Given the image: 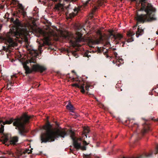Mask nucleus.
Listing matches in <instances>:
<instances>
[{
    "instance_id": "2",
    "label": "nucleus",
    "mask_w": 158,
    "mask_h": 158,
    "mask_svg": "<svg viewBox=\"0 0 158 158\" xmlns=\"http://www.w3.org/2000/svg\"><path fill=\"white\" fill-rule=\"evenodd\" d=\"M131 1H136V6L138 8H140L139 11H144L146 15H139L137 13L135 18L137 21V23L134 28L137 26L139 22L143 23L145 21H151L156 19L155 8L147 0H131Z\"/></svg>"
},
{
    "instance_id": "22",
    "label": "nucleus",
    "mask_w": 158,
    "mask_h": 158,
    "mask_svg": "<svg viewBox=\"0 0 158 158\" xmlns=\"http://www.w3.org/2000/svg\"><path fill=\"white\" fill-rule=\"evenodd\" d=\"M84 158H90L91 157V154H84Z\"/></svg>"
},
{
    "instance_id": "28",
    "label": "nucleus",
    "mask_w": 158,
    "mask_h": 158,
    "mask_svg": "<svg viewBox=\"0 0 158 158\" xmlns=\"http://www.w3.org/2000/svg\"><path fill=\"white\" fill-rule=\"evenodd\" d=\"M158 152V145H157L156 147V151L155 153V154H156Z\"/></svg>"
},
{
    "instance_id": "30",
    "label": "nucleus",
    "mask_w": 158,
    "mask_h": 158,
    "mask_svg": "<svg viewBox=\"0 0 158 158\" xmlns=\"http://www.w3.org/2000/svg\"><path fill=\"white\" fill-rule=\"evenodd\" d=\"M90 0H88L86 2V3H89V1H90Z\"/></svg>"
},
{
    "instance_id": "14",
    "label": "nucleus",
    "mask_w": 158,
    "mask_h": 158,
    "mask_svg": "<svg viewBox=\"0 0 158 158\" xmlns=\"http://www.w3.org/2000/svg\"><path fill=\"white\" fill-rule=\"evenodd\" d=\"M143 33V29L139 26L138 28L137 31L136 33V36L137 37H138L139 36L142 35Z\"/></svg>"
},
{
    "instance_id": "8",
    "label": "nucleus",
    "mask_w": 158,
    "mask_h": 158,
    "mask_svg": "<svg viewBox=\"0 0 158 158\" xmlns=\"http://www.w3.org/2000/svg\"><path fill=\"white\" fill-rule=\"evenodd\" d=\"M78 9L74 8L72 9L69 6L67 8V11L66 13V15L68 18H71L76 15L78 12Z\"/></svg>"
},
{
    "instance_id": "19",
    "label": "nucleus",
    "mask_w": 158,
    "mask_h": 158,
    "mask_svg": "<svg viewBox=\"0 0 158 158\" xmlns=\"http://www.w3.org/2000/svg\"><path fill=\"white\" fill-rule=\"evenodd\" d=\"M36 62V60L35 59H34L33 58H31L30 60H27V63L28 64L29 63H35Z\"/></svg>"
},
{
    "instance_id": "9",
    "label": "nucleus",
    "mask_w": 158,
    "mask_h": 158,
    "mask_svg": "<svg viewBox=\"0 0 158 158\" xmlns=\"http://www.w3.org/2000/svg\"><path fill=\"white\" fill-rule=\"evenodd\" d=\"M76 34L77 36L76 41L73 42L71 40L73 46V47L80 46V45L78 44V43L82 41L83 40L82 37V34L81 32L77 31L76 32Z\"/></svg>"
},
{
    "instance_id": "21",
    "label": "nucleus",
    "mask_w": 158,
    "mask_h": 158,
    "mask_svg": "<svg viewBox=\"0 0 158 158\" xmlns=\"http://www.w3.org/2000/svg\"><path fill=\"white\" fill-rule=\"evenodd\" d=\"M82 28L83 27L81 25H78L77 26V30L81 31V30Z\"/></svg>"
},
{
    "instance_id": "20",
    "label": "nucleus",
    "mask_w": 158,
    "mask_h": 158,
    "mask_svg": "<svg viewBox=\"0 0 158 158\" xmlns=\"http://www.w3.org/2000/svg\"><path fill=\"white\" fill-rule=\"evenodd\" d=\"M116 62L120 63L121 64H123V59L120 57H118L116 59Z\"/></svg>"
},
{
    "instance_id": "39",
    "label": "nucleus",
    "mask_w": 158,
    "mask_h": 158,
    "mask_svg": "<svg viewBox=\"0 0 158 158\" xmlns=\"http://www.w3.org/2000/svg\"><path fill=\"white\" fill-rule=\"evenodd\" d=\"M13 1L14 0H13Z\"/></svg>"
},
{
    "instance_id": "33",
    "label": "nucleus",
    "mask_w": 158,
    "mask_h": 158,
    "mask_svg": "<svg viewBox=\"0 0 158 158\" xmlns=\"http://www.w3.org/2000/svg\"><path fill=\"white\" fill-rule=\"evenodd\" d=\"M156 33L158 35V31H156Z\"/></svg>"
},
{
    "instance_id": "3",
    "label": "nucleus",
    "mask_w": 158,
    "mask_h": 158,
    "mask_svg": "<svg viewBox=\"0 0 158 158\" xmlns=\"http://www.w3.org/2000/svg\"><path fill=\"white\" fill-rule=\"evenodd\" d=\"M52 126L49 123L44 127L46 132L42 133L41 135V143L53 142L54 141L55 139L59 137L64 138L66 135V133L64 130H55L52 129Z\"/></svg>"
},
{
    "instance_id": "13",
    "label": "nucleus",
    "mask_w": 158,
    "mask_h": 158,
    "mask_svg": "<svg viewBox=\"0 0 158 158\" xmlns=\"http://www.w3.org/2000/svg\"><path fill=\"white\" fill-rule=\"evenodd\" d=\"M18 8L20 9L19 11V12L21 13L24 17H25L26 15V13L24 7L22 6V4L19 3L17 5Z\"/></svg>"
},
{
    "instance_id": "11",
    "label": "nucleus",
    "mask_w": 158,
    "mask_h": 158,
    "mask_svg": "<svg viewBox=\"0 0 158 158\" xmlns=\"http://www.w3.org/2000/svg\"><path fill=\"white\" fill-rule=\"evenodd\" d=\"M101 40V37L100 39L94 40L93 39H89L88 40V44L89 47H94L95 44H99Z\"/></svg>"
},
{
    "instance_id": "34",
    "label": "nucleus",
    "mask_w": 158,
    "mask_h": 158,
    "mask_svg": "<svg viewBox=\"0 0 158 158\" xmlns=\"http://www.w3.org/2000/svg\"><path fill=\"white\" fill-rule=\"evenodd\" d=\"M85 55L86 56H88V55L86 53L85 54Z\"/></svg>"
},
{
    "instance_id": "35",
    "label": "nucleus",
    "mask_w": 158,
    "mask_h": 158,
    "mask_svg": "<svg viewBox=\"0 0 158 158\" xmlns=\"http://www.w3.org/2000/svg\"><path fill=\"white\" fill-rule=\"evenodd\" d=\"M0 158H4L3 157H0Z\"/></svg>"
},
{
    "instance_id": "36",
    "label": "nucleus",
    "mask_w": 158,
    "mask_h": 158,
    "mask_svg": "<svg viewBox=\"0 0 158 158\" xmlns=\"http://www.w3.org/2000/svg\"><path fill=\"white\" fill-rule=\"evenodd\" d=\"M72 72H74V70H73V71H72Z\"/></svg>"
},
{
    "instance_id": "4",
    "label": "nucleus",
    "mask_w": 158,
    "mask_h": 158,
    "mask_svg": "<svg viewBox=\"0 0 158 158\" xmlns=\"http://www.w3.org/2000/svg\"><path fill=\"white\" fill-rule=\"evenodd\" d=\"M31 118L30 116L24 114L19 118H17L15 119L11 118L9 120H6L3 122V124L4 125L6 124H9L13 122V125L16 127V129L19 130V133L22 135L24 136V134L28 131L26 128L25 125L29 122Z\"/></svg>"
},
{
    "instance_id": "7",
    "label": "nucleus",
    "mask_w": 158,
    "mask_h": 158,
    "mask_svg": "<svg viewBox=\"0 0 158 158\" xmlns=\"http://www.w3.org/2000/svg\"><path fill=\"white\" fill-rule=\"evenodd\" d=\"M40 35H43V38L42 40V42H40L38 46V49L40 52V53H41L42 52V47H43L44 44L48 45L49 43V36H46V33L44 31H40Z\"/></svg>"
},
{
    "instance_id": "25",
    "label": "nucleus",
    "mask_w": 158,
    "mask_h": 158,
    "mask_svg": "<svg viewBox=\"0 0 158 158\" xmlns=\"http://www.w3.org/2000/svg\"><path fill=\"white\" fill-rule=\"evenodd\" d=\"M114 55L115 57V58L116 59L117 58H118V57L117 56L118 55L117 53V52H114Z\"/></svg>"
},
{
    "instance_id": "29",
    "label": "nucleus",
    "mask_w": 158,
    "mask_h": 158,
    "mask_svg": "<svg viewBox=\"0 0 158 158\" xmlns=\"http://www.w3.org/2000/svg\"><path fill=\"white\" fill-rule=\"evenodd\" d=\"M52 35L53 36H57V34L56 33L55 34H52Z\"/></svg>"
},
{
    "instance_id": "27",
    "label": "nucleus",
    "mask_w": 158,
    "mask_h": 158,
    "mask_svg": "<svg viewBox=\"0 0 158 158\" xmlns=\"http://www.w3.org/2000/svg\"><path fill=\"white\" fill-rule=\"evenodd\" d=\"M147 131V130L146 129H144L143 131L142 132V134L143 135Z\"/></svg>"
},
{
    "instance_id": "5",
    "label": "nucleus",
    "mask_w": 158,
    "mask_h": 158,
    "mask_svg": "<svg viewBox=\"0 0 158 158\" xmlns=\"http://www.w3.org/2000/svg\"><path fill=\"white\" fill-rule=\"evenodd\" d=\"M84 133L82 135V138H76L74 137V133L72 131H70L71 133L70 137L73 142V145L74 147L77 150L80 149L82 150H85L86 149V146L89 143L84 140L82 144H81V141L87 137L86 134L89 133V131L88 127H85L84 129Z\"/></svg>"
},
{
    "instance_id": "12",
    "label": "nucleus",
    "mask_w": 158,
    "mask_h": 158,
    "mask_svg": "<svg viewBox=\"0 0 158 158\" xmlns=\"http://www.w3.org/2000/svg\"><path fill=\"white\" fill-rule=\"evenodd\" d=\"M29 150H24L22 149L17 150L15 152V157L16 158H19L23 154H25L26 153H30L31 152V151L30 152H29Z\"/></svg>"
},
{
    "instance_id": "32",
    "label": "nucleus",
    "mask_w": 158,
    "mask_h": 158,
    "mask_svg": "<svg viewBox=\"0 0 158 158\" xmlns=\"http://www.w3.org/2000/svg\"><path fill=\"white\" fill-rule=\"evenodd\" d=\"M135 125H136V127H138V125L137 124H134Z\"/></svg>"
},
{
    "instance_id": "38",
    "label": "nucleus",
    "mask_w": 158,
    "mask_h": 158,
    "mask_svg": "<svg viewBox=\"0 0 158 158\" xmlns=\"http://www.w3.org/2000/svg\"><path fill=\"white\" fill-rule=\"evenodd\" d=\"M113 63H114V61H113Z\"/></svg>"
},
{
    "instance_id": "37",
    "label": "nucleus",
    "mask_w": 158,
    "mask_h": 158,
    "mask_svg": "<svg viewBox=\"0 0 158 158\" xmlns=\"http://www.w3.org/2000/svg\"><path fill=\"white\" fill-rule=\"evenodd\" d=\"M14 15H15V14H14Z\"/></svg>"
},
{
    "instance_id": "17",
    "label": "nucleus",
    "mask_w": 158,
    "mask_h": 158,
    "mask_svg": "<svg viewBox=\"0 0 158 158\" xmlns=\"http://www.w3.org/2000/svg\"><path fill=\"white\" fill-rule=\"evenodd\" d=\"M114 39L116 40H120L123 38V36L120 34H117L113 35Z\"/></svg>"
},
{
    "instance_id": "16",
    "label": "nucleus",
    "mask_w": 158,
    "mask_h": 158,
    "mask_svg": "<svg viewBox=\"0 0 158 158\" xmlns=\"http://www.w3.org/2000/svg\"><path fill=\"white\" fill-rule=\"evenodd\" d=\"M60 36L63 39L70 40L71 38V36L69 33H67L66 34H64L62 32H61Z\"/></svg>"
},
{
    "instance_id": "26",
    "label": "nucleus",
    "mask_w": 158,
    "mask_h": 158,
    "mask_svg": "<svg viewBox=\"0 0 158 158\" xmlns=\"http://www.w3.org/2000/svg\"><path fill=\"white\" fill-rule=\"evenodd\" d=\"M107 52V50H106V51H105L104 52V53H105V55L106 56V57L107 58H108L109 57V56H108V55L106 53Z\"/></svg>"
},
{
    "instance_id": "1",
    "label": "nucleus",
    "mask_w": 158,
    "mask_h": 158,
    "mask_svg": "<svg viewBox=\"0 0 158 158\" xmlns=\"http://www.w3.org/2000/svg\"><path fill=\"white\" fill-rule=\"evenodd\" d=\"M14 20L13 18L11 19L15 27L10 28L8 32L0 36V42L4 43L7 45L6 47L3 46V49L5 51L17 46V41L19 37L30 35V33L33 30L32 26L30 24L23 25L18 19L14 21Z\"/></svg>"
},
{
    "instance_id": "6",
    "label": "nucleus",
    "mask_w": 158,
    "mask_h": 158,
    "mask_svg": "<svg viewBox=\"0 0 158 158\" xmlns=\"http://www.w3.org/2000/svg\"><path fill=\"white\" fill-rule=\"evenodd\" d=\"M23 65L25 70V73L27 74L31 73L33 71H38L42 72L46 69V68L44 66L40 65L39 64L33 65L32 67V69H30L25 63H23Z\"/></svg>"
},
{
    "instance_id": "15",
    "label": "nucleus",
    "mask_w": 158,
    "mask_h": 158,
    "mask_svg": "<svg viewBox=\"0 0 158 158\" xmlns=\"http://www.w3.org/2000/svg\"><path fill=\"white\" fill-rule=\"evenodd\" d=\"M72 86H73L76 87H78V88H80V89H81V91L82 93H85V90L84 89V84H83L82 85H80L77 84L75 83V84H73Z\"/></svg>"
},
{
    "instance_id": "23",
    "label": "nucleus",
    "mask_w": 158,
    "mask_h": 158,
    "mask_svg": "<svg viewBox=\"0 0 158 158\" xmlns=\"http://www.w3.org/2000/svg\"><path fill=\"white\" fill-rule=\"evenodd\" d=\"M90 86V85L87 84L85 86V89L86 90L88 91L89 90V88Z\"/></svg>"
},
{
    "instance_id": "24",
    "label": "nucleus",
    "mask_w": 158,
    "mask_h": 158,
    "mask_svg": "<svg viewBox=\"0 0 158 158\" xmlns=\"http://www.w3.org/2000/svg\"><path fill=\"white\" fill-rule=\"evenodd\" d=\"M12 83L11 82H10L9 84H7V87H6V88H7L8 89H9L10 88V87H9V85H10V86H12Z\"/></svg>"
},
{
    "instance_id": "18",
    "label": "nucleus",
    "mask_w": 158,
    "mask_h": 158,
    "mask_svg": "<svg viewBox=\"0 0 158 158\" xmlns=\"http://www.w3.org/2000/svg\"><path fill=\"white\" fill-rule=\"evenodd\" d=\"M66 107L67 109L69 110H72L73 109V106L69 103L66 106Z\"/></svg>"
},
{
    "instance_id": "10",
    "label": "nucleus",
    "mask_w": 158,
    "mask_h": 158,
    "mask_svg": "<svg viewBox=\"0 0 158 158\" xmlns=\"http://www.w3.org/2000/svg\"><path fill=\"white\" fill-rule=\"evenodd\" d=\"M135 34L134 31H129L127 32V35L128 37H131L130 38H129L126 42H123V46L125 47L126 43H129L131 42L134 40L132 37V36L134 35Z\"/></svg>"
},
{
    "instance_id": "31",
    "label": "nucleus",
    "mask_w": 158,
    "mask_h": 158,
    "mask_svg": "<svg viewBox=\"0 0 158 158\" xmlns=\"http://www.w3.org/2000/svg\"><path fill=\"white\" fill-rule=\"evenodd\" d=\"M73 54L75 56H76V55H77L76 54H75V53H73Z\"/></svg>"
}]
</instances>
